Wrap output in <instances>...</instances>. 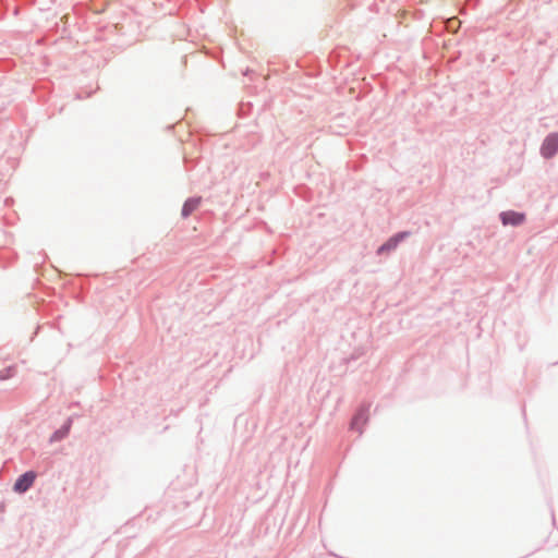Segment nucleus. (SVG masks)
Masks as SVG:
<instances>
[{
	"label": "nucleus",
	"mask_w": 558,
	"mask_h": 558,
	"mask_svg": "<svg viewBox=\"0 0 558 558\" xmlns=\"http://www.w3.org/2000/svg\"><path fill=\"white\" fill-rule=\"evenodd\" d=\"M36 478V473L33 471H28L21 475L15 484H14V490L17 493H24L26 492L33 484Z\"/></svg>",
	"instance_id": "1"
},
{
	"label": "nucleus",
	"mask_w": 558,
	"mask_h": 558,
	"mask_svg": "<svg viewBox=\"0 0 558 558\" xmlns=\"http://www.w3.org/2000/svg\"><path fill=\"white\" fill-rule=\"evenodd\" d=\"M558 151V134H551L546 137L542 146V154L549 158Z\"/></svg>",
	"instance_id": "2"
},
{
	"label": "nucleus",
	"mask_w": 558,
	"mask_h": 558,
	"mask_svg": "<svg viewBox=\"0 0 558 558\" xmlns=\"http://www.w3.org/2000/svg\"><path fill=\"white\" fill-rule=\"evenodd\" d=\"M504 225H520L524 220V215L515 211H507L501 214Z\"/></svg>",
	"instance_id": "3"
},
{
	"label": "nucleus",
	"mask_w": 558,
	"mask_h": 558,
	"mask_svg": "<svg viewBox=\"0 0 558 558\" xmlns=\"http://www.w3.org/2000/svg\"><path fill=\"white\" fill-rule=\"evenodd\" d=\"M201 204V198H190L187 199L182 208V215L183 217H187L191 215L195 209L198 208Z\"/></svg>",
	"instance_id": "4"
},
{
	"label": "nucleus",
	"mask_w": 558,
	"mask_h": 558,
	"mask_svg": "<svg viewBox=\"0 0 558 558\" xmlns=\"http://www.w3.org/2000/svg\"><path fill=\"white\" fill-rule=\"evenodd\" d=\"M367 417L365 415V413L363 412H360L359 414H356L352 421V428H355L359 424H364L366 422Z\"/></svg>",
	"instance_id": "5"
},
{
	"label": "nucleus",
	"mask_w": 558,
	"mask_h": 558,
	"mask_svg": "<svg viewBox=\"0 0 558 558\" xmlns=\"http://www.w3.org/2000/svg\"><path fill=\"white\" fill-rule=\"evenodd\" d=\"M397 242H398V239H397V238H396V239H391V240H390V241H388L386 244H384L383 246H380V248H379V251H378V252L380 253V252H383V251H385V250H390V248L396 247Z\"/></svg>",
	"instance_id": "6"
},
{
	"label": "nucleus",
	"mask_w": 558,
	"mask_h": 558,
	"mask_svg": "<svg viewBox=\"0 0 558 558\" xmlns=\"http://www.w3.org/2000/svg\"><path fill=\"white\" fill-rule=\"evenodd\" d=\"M453 23H456V21H454V20H450V21H449V24H453Z\"/></svg>",
	"instance_id": "7"
}]
</instances>
